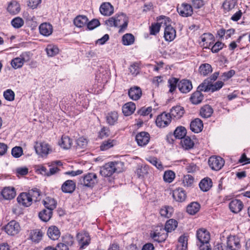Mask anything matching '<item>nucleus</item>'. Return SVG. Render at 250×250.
Here are the masks:
<instances>
[{
    "mask_svg": "<svg viewBox=\"0 0 250 250\" xmlns=\"http://www.w3.org/2000/svg\"><path fill=\"white\" fill-rule=\"evenodd\" d=\"M136 141L139 146H143L146 145L149 141V134L146 132H141L136 135Z\"/></svg>",
    "mask_w": 250,
    "mask_h": 250,
    "instance_id": "obj_12",
    "label": "nucleus"
},
{
    "mask_svg": "<svg viewBox=\"0 0 250 250\" xmlns=\"http://www.w3.org/2000/svg\"><path fill=\"white\" fill-rule=\"evenodd\" d=\"M43 205L48 210L52 211L57 206V202L53 198L47 197L43 200Z\"/></svg>",
    "mask_w": 250,
    "mask_h": 250,
    "instance_id": "obj_35",
    "label": "nucleus"
},
{
    "mask_svg": "<svg viewBox=\"0 0 250 250\" xmlns=\"http://www.w3.org/2000/svg\"><path fill=\"white\" fill-rule=\"evenodd\" d=\"M175 177V173L172 170H167L164 173L163 176L164 180L167 183H171L173 181Z\"/></svg>",
    "mask_w": 250,
    "mask_h": 250,
    "instance_id": "obj_47",
    "label": "nucleus"
},
{
    "mask_svg": "<svg viewBox=\"0 0 250 250\" xmlns=\"http://www.w3.org/2000/svg\"><path fill=\"white\" fill-rule=\"evenodd\" d=\"M48 237L53 240H58L61 235V232L59 229L55 226H51L47 230Z\"/></svg>",
    "mask_w": 250,
    "mask_h": 250,
    "instance_id": "obj_24",
    "label": "nucleus"
},
{
    "mask_svg": "<svg viewBox=\"0 0 250 250\" xmlns=\"http://www.w3.org/2000/svg\"><path fill=\"white\" fill-rule=\"evenodd\" d=\"M17 200L19 204L26 207L30 206L32 203L31 198L27 192L21 193L18 196Z\"/></svg>",
    "mask_w": 250,
    "mask_h": 250,
    "instance_id": "obj_15",
    "label": "nucleus"
},
{
    "mask_svg": "<svg viewBox=\"0 0 250 250\" xmlns=\"http://www.w3.org/2000/svg\"><path fill=\"white\" fill-rule=\"evenodd\" d=\"M128 94L131 99L137 101L140 99L142 96V89L139 86H134L128 90Z\"/></svg>",
    "mask_w": 250,
    "mask_h": 250,
    "instance_id": "obj_17",
    "label": "nucleus"
},
{
    "mask_svg": "<svg viewBox=\"0 0 250 250\" xmlns=\"http://www.w3.org/2000/svg\"><path fill=\"white\" fill-rule=\"evenodd\" d=\"M200 74L206 76L212 71V68L208 63H204L200 65L199 69Z\"/></svg>",
    "mask_w": 250,
    "mask_h": 250,
    "instance_id": "obj_40",
    "label": "nucleus"
},
{
    "mask_svg": "<svg viewBox=\"0 0 250 250\" xmlns=\"http://www.w3.org/2000/svg\"><path fill=\"white\" fill-rule=\"evenodd\" d=\"M203 124L202 120L196 118L192 121L190 124V128L192 132L198 133L202 130Z\"/></svg>",
    "mask_w": 250,
    "mask_h": 250,
    "instance_id": "obj_23",
    "label": "nucleus"
},
{
    "mask_svg": "<svg viewBox=\"0 0 250 250\" xmlns=\"http://www.w3.org/2000/svg\"><path fill=\"white\" fill-rule=\"evenodd\" d=\"M27 193L28 195L30 196V198H31L32 201H37L38 200V198L41 195V192L39 189L36 188L29 190Z\"/></svg>",
    "mask_w": 250,
    "mask_h": 250,
    "instance_id": "obj_52",
    "label": "nucleus"
},
{
    "mask_svg": "<svg viewBox=\"0 0 250 250\" xmlns=\"http://www.w3.org/2000/svg\"><path fill=\"white\" fill-rule=\"evenodd\" d=\"M202 42L208 43L210 45L211 42L214 41V37L211 33H204L201 36Z\"/></svg>",
    "mask_w": 250,
    "mask_h": 250,
    "instance_id": "obj_53",
    "label": "nucleus"
},
{
    "mask_svg": "<svg viewBox=\"0 0 250 250\" xmlns=\"http://www.w3.org/2000/svg\"><path fill=\"white\" fill-rule=\"evenodd\" d=\"M171 122V118L168 113L163 112L159 115L155 121L156 125L160 128L168 126Z\"/></svg>",
    "mask_w": 250,
    "mask_h": 250,
    "instance_id": "obj_8",
    "label": "nucleus"
},
{
    "mask_svg": "<svg viewBox=\"0 0 250 250\" xmlns=\"http://www.w3.org/2000/svg\"><path fill=\"white\" fill-rule=\"evenodd\" d=\"M187 130L185 127L180 126L177 127L174 132V135L176 139H182L186 136Z\"/></svg>",
    "mask_w": 250,
    "mask_h": 250,
    "instance_id": "obj_38",
    "label": "nucleus"
},
{
    "mask_svg": "<svg viewBox=\"0 0 250 250\" xmlns=\"http://www.w3.org/2000/svg\"><path fill=\"white\" fill-rule=\"evenodd\" d=\"M129 70L132 75H137L139 73L140 70L139 64L137 62H134L130 65Z\"/></svg>",
    "mask_w": 250,
    "mask_h": 250,
    "instance_id": "obj_54",
    "label": "nucleus"
},
{
    "mask_svg": "<svg viewBox=\"0 0 250 250\" xmlns=\"http://www.w3.org/2000/svg\"><path fill=\"white\" fill-rule=\"evenodd\" d=\"M146 160L151 163L152 165L156 167L158 169H163V167L161 162L158 160L157 158L154 157H149L146 159Z\"/></svg>",
    "mask_w": 250,
    "mask_h": 250,
    "instance_id": "obj_51",
    "label": "nucleus"
},
{
    "mask_svg": "<svg viewBox=\"0 0 250 250\" xmlns=\"http://www.w3.org/2000/svg\"><path fill=\"white\" fill-rule=\"evenodd\" d=\"M88 21V20L86 16L79 15L74 19L73 22L76 26L81 28L86 25Z\"/></svg>",
    "mask_w": 250,
    "mask_h": 250,
    "instance_id": "obj_28",
    "label": "nucleus"
},
{
    "mask_svg": "<svg viewBox=\"0 0 250 250\" xmlns=\"http://www.w3.org/2000/svg\"><path fill=\"white\" fill-rule=\"evenodd\" d=\"M98 181L97 174L94 172H89L83 175L81 183L84 187L93 188L98 183Z\"/></svg>",
    "mask_w": 250,
    "mask_h": 250,
    "instance_id": "obj_4",
    "label": "nucleus"
},
{
    "mask_svg": "<svg viewBox=\"0 0 250 250\" xmlns=\"http://www.w3.org/2000/svg\"><path fill=\"white\" fill-rule=\"evenodd\" d=\"M2 197L6 200L13 199L16 195V192L14 188H5L1 191Z\"/></svg>",
    "mask_w": 250,
    "mask_h": 250,
    "instance_id": "obj_32",
    "label": "nucleus"
},
{
    "mask_svg": "<svg viewBox=\"0 0 250 250\" xmlns=\"http://www.w3.org/2000/svg\"><path fill=\"white\" fill-rule=\"evenodd\" d=\"M200 205L197 202H192L188 205L187 208V211L188 213L193 215L196 213L200 209Z\"/></svg>",
    "mask_w": 250,
    "mask_h": 250,
    "instance_id": "obj_39",
    "label": "nucleus"
},
{
    "mask_svg": "<svg viewBox=\"0 0 250 250\" xmlns=\"http://www.w3.org/2000/svg\"><path fill=\"white\" fill-rule=\"evenodd\" d=\"M213 112V110L211 106L206 104L201 108L200 114L202 118H208L211 116Z\"/></svg>",
    "mask_w": 250,
    "mask_h": 250,
    "instance_id": "obj_29",
    "label": "nucleus"
},
{
    "mask_svg": "<svg viewBox=\"0 0 250 250\" xmlns=\"http://www.w3.org/2000/svg\"><path fill=\"white\" fill-rule=\"evenodd\" d=\"M24 23L23 20L20 18L17 17L13 19L11 21V24L16 28H19L21 27Z\"/></svg>",
    "mask_w": 250,
    "mask_h": 250,
    "instance_id": "obj_59",
    "label": "nucleus"
},
{
    "mask_svg": "<svg viewBox=\"0 0 250 250\" xmlns=\"http://www.w3.org/2000/svg\"><path fill=\"white\" fill-rule=\"evenodd\" d=\"M77 238L80 249H84L85 247L89 245L90 243L91 239L89 233L87 232L78 233Z\"/></svg>",
    "mask_w": 250,
    "mask_h": 250,
    "instance_id": "obj_10",
    "label": "nucleus"
},
{
    "mask_svg": "<svg viewBox=\"0 0 250 250\" xmlns=\"http://www.w3.org/2000/svg\"><path fill=\"white\" fill-rule=\"evenodd\" d=\"M21 10L20 4L16 1L10 2L7 7V11L11 15L17 14Z\"/></svg>",
    "mask_w": 250,
    "mask_h": 250,
    "instance_id": "obj_27",
    "label": "nucleus"
},
{
    "mask_svg": "<svg viewBox=\"0 0 250 250\" xmlns=\"http://www.w3.org/2000/svg\"><path fill=\"white\" fill-rule=\"evenodd\" d=\"M116 141L115 140L108 139L107 141H104L100 146V149L102 151L106 150L116 145Z\"/></svg>",
    "mask_w": 250,
    "mask_h": 250,
    "instance_id": "obj_42",
    "label": "nucleus"
},
{
    "mask_svg": "<svg viewBox=\"0 0 250 250\" xmlns=\"http://www.w3.org/2000/svg\"><path fill=\"white\" fill-rule=\"evenodd\" d=\"M100 11L103 15L109 16L113 13L114 7L109 2H104L100 6Z\"/></svg>",
    "mask_w": 250,
    "mask_h": 250,
    "instance_id": "obj_19",
    "label": "nucleus"
},
{
    "mask_svg": "<svg viewBox=\"0 0 250 250\" xmlns=\"http://www.w3.org/2000/svg\"><path fill=\"white\" fill-rule=\"evenodd\" d=\"M230 210L233 213L239 212L243 208L242 202L238 199H233L229 204Z\"/></svg>",
    "mask_w": 250,
    "mask_h": 250,
    "instance_id": "obj_18",
    "label": "nucleus"
},
{
    "mask_svg": "<svg viewBox=\"0 0 250 250\" xmlns=\"http://www.w3.org/2000/svg\"><path fill=\"white\" fill-rule=\"evenodd\" d=\"M176 10L180 16L187 18L190 17L193 13V8L190 4L183 2L177 6Z\"/></svg>",
    "mask_w": 250,
    "mask_h": 250,
    "instance_id": "obj_5",
    "label": "nucleus"
},
{
    "mask_svg": "<svg viewBox=\"0 0 250 250\" xmlns=\"http://www.w3.org/2000/svg\"><path fill=\"white\" fill-rule=\"evenodd\" d=\"M196 237L198 240L197 243L208 245L210 240V234L204 229H200L196 232Z\"/></svg>",
    "mask_w": 250,
    "mask_h": 250,
    "instance_id": "obj_9",
    "label": "nucleus"
},
{
    "mask_svg": "<svg viewBox=\"0 0 250 250\" xmlns=\"http://www.w3.org/2000/svg\"><path fill=\"white\" fill-rule=\"evenodd\" d=\"M46 52L49 57H53L59 53L58 47L53 44H49L46 48Z\"/></svg>",
    "mask_w": 250,
    "mask_h": 250,
    "instance_id": "obj_43",
    "label": "nucleus"
},
{
    "mask_svg": "<svg viewBox=\"0 0 250 250\" xmlns=\"http://www.w3.org/2000/svg\"><path fill=\"white\" fill-rule=\"evenodd\" d=\"M224 85V83L222 81H217L214 83H212L209 84L210 91L212 92L218 91Z\"/></svg>",
    "mask_w": 250,
    "mask_h": 250,
    "instance_id": "obj_56",
    "label": "nucleus"
},
{
    "mask_svg": "<svg viewBox=\"0 0 250 250\" xmlns=\"http://www.w3.org/2000/svg\"><path fill=\"white\" fill-rule=\"evenodd\" d=\"M185 113L184 108L181 105H176L172 107L168 113L171 118L177 120L181 118Z\"/></svg>",
    "mask_w": 250,
    "mask_h": 250,
    "instance_id": "obj_14",
    "label": "nucleus"
},
{
    "mask_svg": "<svg viewBox=\"0 0 250 250\" xmlns=\"http://www.w3.org/2000/svg\"><path fill=\"white\" fill-rule=\"evenodd\" d=\"M178 79L175 78H172L168 80V83L169 86V91L173 92L175 90L176 86L178 85Z\"/></svg>",
    "mask_w": 250,
    "mask_h": 250,
    "instance_id": "obj_60",
    "label": "nucleus"
},
{
    "mask_svg": "<svg viewBox=\"0 0 250 250\" xmlns=\"http://www.w3.org/2000/svg\"><path fill=\"white\" fill-rule=\"evenodd\" d=\"M181 145L185 149H190L193 148L194 143L193 141L188 136H185L181 139Z\"/></svg>",
    "mask_w": 250,
    "mask_h": 250,
    "instance_id": "obj_36",
    "label": "nucleus"
},
{
    "mask_svg": "<svg viewBox=\"0 0 250 250\" xmlns=\"http://www.w3.org/2000/svg\"><path fill=\"white\" fill-rule=\"evenodd\" d=\"M76 188L75 182L71 180L66 181L62 186V190L65 193H72Z\"/></svg>",
    "mask_w": 250,
    "mask_h": 250,
    "instance_id": "obj_21",
    "label": "nucleus"
},
{
    "mask_svg": "<svg viewBox=\"0 0 250 250\" xmlns=\"http://www.w3.org/2000/svg\"><path fill=\"white\" fill-rule=\"evenodd\" d=\"M3 96L7 101H13L15 99V93L11 89H8L3 92Z\"/></svg>",
    "mask_w": 250,
    "mask_h": 250,
    "instance_id": "obj_58",
    "label": "nucleus"
},
{
    "mask_svg": "<svg viewBox=\"0 0 250 250\" xmlns=\"http://www.w3.org/2000/svg\"><path fill=\"white\" fill-rule=\"evenodd\" d=\"M157 20L159 22L153 23L149 27L150 35H156L160 31V27L163 24L166 25L170 21V19L165 16H160L157 17Z\"/></svg>",
    "mask_w": 250,
    "mask_h": 250,
    "instance_id": "obj_3",
    "label": "nucleus"
},
{
    "mask_svg": "<svg viewBox=\"0 0 250 250\" xmlns=\"http://www.w3.org/2000/svg\"><path fill=\"white\" fill-rule=\"evenodd\" d=\"M23 64L24 63L20 57L15 58L11 61V65L15 69L22 67Z\"/></svg>",
    "mask_w": 250,
    "mask_h": 250,
    "instance_id": "obj_49",
    "label": "nucleus"
},
{
    "mask_svg": "<svg viewBox=\"0 0 250 250\" xmlns=\"http://www.w3.org/2000/svg\"><path fill=\"white\" fill-rule=\"evenodd\" d=\"M173 208L169 206L164 207L160 210V213L161 215L167 218L170 217L173 213Z\"/></svg>",
    "mask_w": 250,
    "mask_h": 250,
    "instance_id": "obj_45",
    "label": "nucleus"
},
{
    "mask_svg": "<svg viewBox=\"0 0 250 250\" xmlns=\"http://www.w3.org/2000/svg\"><path fill=\"white\" fill-rule=\"evenodd\" d=\"M36 152L39 154H47L50 150L49 146L48 144L42 142L40 144L39 146L35 147Z\"/></svg>",
    "mask_w": 250,
    "mask_h": 250,
    "instance_id": "obj_34",
    "label": "nucleus"
},
{
    "mask_svg": "<svg viewBox=\"0 0 250 250\" xmlns=\"http://www.w3.org/2000/svg\"><path fill=\"white\" fill-rule=\"evenodd\" d=\"M179 91L183 93H188L192 89V84L190 81L183 79L180 81L177 85Z\"/></svg>",
    "mask_w": 250,
    "mask_h": 250,
    "instance_id": "obj_11",
    "label": "nucleus"
},
{
    "mask_svg": "<svg viewBox=\"0 0 250 250\" xmlns=\"http://www.w3.org/2000/svg\"><path fill=\"white\" fill-rule=\"evenodd\" d=\"M118 118V115L117 112H111L106 116V121L109 125H114L117 122Z\"/></svg>",
    "mask_w": 250,
    "mask_h": 250,
    "instance_id": "obj_44",
    "label": "nucleus"
},
{
    "mask_svg": "<svg viewBox=\"0 0 250 250\" xmlns=\"http://www.w3.org/2000/svg\"><path fill=\"white\" fill-rule=\"evenodd\" d=\"M19 223L15 220H12L4 227L5 231L9 235L15 236L18 234L21 230Z\"/></svg>",
    "mask_w": 250,
    "mask_h": 250,
    "instance_id": "obj_7",
    "label": "nucleus"
},
{
    "mask_svg": "<svg viewBox=\"0 0 250 250\" xmlns=\"http://www.w3.org/2000/svg\"><path fill=\"white\" fill-rule=\"evenodd\" d=\"M177 221L174 219H170L167 221L165 229L167 232H171L174 230L177 227Z\"/></svg>",
    "mask_w": 250,
    "mask_h": 250,
    "instance_id": "obj_37",
    "label": "nucleus"
},
{
    "mask_svg": "<svg viewBox=\"0 0 250 250\" xmlns=\"http://www.w3.org/2000/svg\"><path fill=\"white\" fill-rule=\"evenodd\" d=\"M124 170V163L121 161L109 162L101 167L100 173L104 177L111 176L114 173H120Z\"/></svg>",
    "mask_w": 250,
    "mask_h": 250,
    "instance_id": "obj_1",
    "label": "nucleus"
},
{
    "mask_svg": "<svg viewBox=\"0 0 250 250\" xmlns=\"http://www.w3.org/2000/svg\"><path fill=\"white\" fill-rule=\"evenodd\" d=\"M136 109L135 104L133 102H128L124 105L122 111L124 114L127 116L131 115Z\"/></svg>",
    "mask_w": 250,
    "mask_h": 250,
    "instance_id": "obj_26",
    "label": "nucleus"
},
{
    "mask_svg": "<svg viewBox=\"0 0 250 250\" xmlns=\"http://www.w3.org/2000/svg\"><path fill=\"white\" fill-rule=\"evenodd\" d=\"M212 182L208 177L202 179L199 183V187L203 191H208L212 187Z\"/></svg>",
    "mask_w": 250,
    "mask_h": 250,
    "instance_id": "obj_30",
    "label": "nucleus"
},
{
    "mask_svg": "<svg viewBox=\"0 0 250 250\" xmlns=\"http://www.w3.org/2000/svg\"><path fill=\"white\" fill-rule=\"evenodd\" d=\"M134 40V37L131 34L127 33L122 37L123 43L125 45H129L133 44Z\"/></svg>",
    "mask_w": 250,
    "mask_h": 250,
    "instance_id": "obj_46",
    "label": "nucleus"
},
{
    "mask_svg": "<svg viewBox=\"0 0 250 250\" xmlns=\"http://www.w3.org/2000/svg\"><path fill=\"white\" fill-rule=\"evenodd\" d=\"M209 84L210 83L208 82V79H206L203 83L199 85L197 90L200 91L201 92V91L208 92L210 91Z\"/></svg>",
    "mask_w": 250,
    "mask_h": 250,
    "instance_id": "obj_55",
    "label": "nucleus"
},
{
    "mask_svg": "<svg viewBox=\"0 0 250 250\" xmlns=\"http://www.w3.org/2000/svg\"><path fill=\"white\" fill-rule=\"evenodd\" d=\"M40 33L44 36H48L53 32V27L51 24L46 22L42 23L39 26Z\"/></svg>",
    "mask_w": 250,
    "mask_h": 250,
    "instance_id": "obj_25",
    "label": "nucleus"
},
{
    "mask_svg": "<svg viewBox=\"0 0 250 250\" xmlns=\"http://www.w3.org/2000/svg\"><path fill=\"white\" fill-rule=\"evenodd\" d=\"M23 153L22 149L20 146H15L13 147L11 151L12 155L15 158L20 157Z\"/></svg>",
    "mask_w": 250,
    "mask_h": 250,
    "instance_id": "obj_61",
    "label": "nucleus"
},
{
    "mask_svg": "<svg viewBox=\"0 0 250 250\" xmlns=\"http://www.w3.org/2000/svg\"><path fill=\"white\" fill-rule=\"evenodd\" d=\"M208 163L212 170L217 171L221 169L224 166L225 161L220 156H212L209 157Z\"/></svg>",
    "mask_w": 250,
    "mask_h": 250,
    "instance_id": "obj_6",
    "label": "nucleus"
},
{
    "mask_svg": "<svg viewBox=\"0 0 250 250\" xmlns=\"http://www.w3.org/2000/svg\"><path fill=\"white\" fill-rule=\"evenodd\" d=\"M63 243L68 245V247L71 246L74 243V238L70 234H66L63 237Z\"/></svg>",
    "mask_w": 250,
    "mask_h": 250,
    "instance_id": "obj_62",
    "label": "nucleus"
},
{
    "mask_svg": "<svg viewBox=\"0 0 250 250\" xmlns=\"http://www.w3.org/2000/svg\"><path fill=\"white\" fill-rule=\"evenodd\" d=\"M227 247L230 250H238L241 247L239 238L235 236H229L228 237Z\"/></svg>",
    "mask_w": 250,
    "mask_h": 250,
    "instance_id": "obj_13",
    "label": "nucleus"
},
{
    "mask_svg": "<svg viewBox=\"0 0 250 250\" xmlns=\"http://www.w3.org/2000/svg\"><path fill=\"white\" fill-rule=\"evenodd\" d=\"M128 22L127 16L124 13H120L110 18L105 23L110 26L118 27L120 28L119 32H123L127 27Z\"/></svg>",
    "mask_w": 250,
    "mask_h": 250,
    "instance_id": "obj_2",
    "label": "nucleus"
},
{
    "mask_svg": "<svg viewBox=\"0 0 250 250\" xmlns=\"http://www.w3.org/2000/svg\"><path fill=\"white\" fill-rule=\"evenodd\" d=\"M167 233L161 234L160 232H154L151 235V237L154 239V241H157L158 243H162L165 241L167 237Z\"/></svg>",
    "mask_w": 250,
    "mask_h": 250,
    "instance_id": "obj_50",
    "label": "nucleus"
},
{
    "mask_svg": "<svg viewBox=\"0 0 250 250\" xmlns=\"http://www.w3.org/2000/svg\"><path fill=\"white\" fill-rule=\"evenodd\" d=\"M59 144L62 148L68 149L71 147L72 145V140L69 137L63 135L61 141L59 142Z\"/></svg>",
    "mask_w": 250,
    "mask_h": 250,
    "instance_id": "obj_31",
    "label": "nucleus"
},
{
    "mask_svg": "<svg viewBox=\"0 0 250 250\" xmlns=\"http://www.w3.org/2000/svg\"><path fill=\"white\" fill-rule=\"evenodd\" d=\"M43 233L41 229H36L31 230L29 237L32 242L38 243L42 238Z\"/></svg>",
    "mask_w": 250,
    "mask_h": 250,
    "instance_id": "obj_22",
    "label": "nucleus"
},
{
    "mask_svg": "<svg viewBox=\"0 0 250 250\" xmlns=\"http://www.w3.org/2000/svg\"><path fill=\"white\" fill-rule=\"evenodd\" d=\"M52 215V211L47 208L42 210L39 213V217L42 221L47 222L50 220Z\"/></svg>",
    "mask_w": 250,
    "mask_h": 250,
    "instance_id": "obj_41",
    "label": "nucleus"
},
{
    "mask_svg": "<svg viewBox=\"0 0 250 250\" xmlns=\"http://www.w3.org/2000/svg\"><path fill=\"white\" fill-rule=\"evenodd\" d=\"M173 198L179 202L184 201L186 198V193L182 188H178L173 191Z\"/></svg>",
    "mask_w": 250,
    "mask_h": 250,
    "instance_id": "obj_20",
    "label": "nucleus"
},
{
    "mask_svg": "<svg viewBox=\"0 0 250 250\" xmlns=\"http://www.w3.org/2000/svg\"><path fill=\"white\" fill-rule=\"evenodd\" d=\"M192 7L193 9H199L201 8L205 4L203 0H191Z\"/></svg>",
    "mask_w": 250,
    "mask_h": 250,
    "instance_id": "obj_63",
    "label": "nucleus"
},
{
    "mask_svg": "<svg viewBox=\"0 0 250 250\" xmlns=\"http://www.w3.org/2000/svg\"><path fill=\"white\" fill-rule=\"evenodd\" d=\"M164 31V38L166 41L171 42L176 37V30L170 25L166 24Z\"/></svg>",
    "mask_w": 250,
    "mask_h": 250,
    "instance_id": "obj_16",
    "label": "nucleus"
},
{
    "mask_svg": "<svg viewBox=\"0 0 250 250\" xmlns=\"http://www.w3.org/2000/svg\"><path fill=\"white\" fill-rule=\"evenodd\" d=\"M32 54L30 52H24L22 53L19 57L21 58V61L24 63L25 62H29L32 57Z\"/></svg>",
    "mask_w": 250,
    "mask_h": 250,
    "instance_id": "obj_64",
    "label": "nucleus"
},
{
    "mask_svg": "<svg viewBox=\"0 0 250 250\" xmlns=\"http://www.w3.org/2000/svg\"><path fill=\"white\" fill-rule=\"evenodd\" d=\"M235 4L233 0H226L223 3V6L226 10L229 11L234 8Z\"/></svg>",
    "mask_w": 250,
    "mask_h": 250,
    "instance_id": "obj_57",
    "label": "nucleus"
},
{
    "mask_svg": "<svg viewBox=\"0 0 250 250\" xmlns=\"http://www.w3.org/2000/svg\"><path fill=\"white\" fill-rule=\"evenodd\" d=\"M194 178L191 175H185L183 179L182 184L185 187H191L193 184Z\"/></svg>",
    "mask_w": 250,
    "mask_h": 250,
    "instance_id": "obj_48",
    "label": "nucleus"
},
{
    "mask_svg": "<svg viewBox=\"0 0 250 250\" xmlns=\"http://www.w3.org/2000/svg\"><path fill=\"white\" fill-rule=\"evenodd\" d=\"M204 96L199 90H197L192 94L190 97V101L194 104H197L203 101Z\"/></svg>",
    "mask_w": 250,
    "mask_h": 250,
    "instance_id": "obj_33",
    "label": "nucleus"
}]
</instances>
